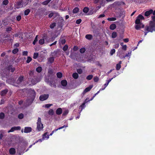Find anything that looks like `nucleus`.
Instances as JSON below:
<instances>
[{"label":"nucleus","instance_id":"69168bd1","mask_svg":"<svg viewBox=\"0 0 155 155\" xmlns=\"http://www.w3.org/2000/svg\"><path fill=\"white\" fill-rule=\"evenodd\" d=\"M16 18L17 21H20L21 19V16L20 15H18L17 16Z\"/></svg>","mask_w":155,"mask_h":155},{"label":"nucleus","instance_id":"774afa93","mask_svg":"<svg viewBox=\"0 0 155 155\" xmlns=\"http://www.w3.org/2000/svg\"><path fill=\"white\" fill-rule=\"evenodd\" d=\"M48 73L49 74H50V75H52L53 74V71L51 69L49 70L48 71Z\"/></svg>","mask_w":155,"mask_h":155},{"label":"nucleus","instance_id":"f704fd0d","mask_svg":"<svg viewBox=\"0 0 155 155\" xmlns=\"http://www.w3.org/2000/svg\"><path fill=\"white\" fill-rule=\"evenodd\" d=\"M108 84H109L106 81V83L104 84V87H103L104 86H103L102 87V88H101L100 89V90H104L105 89V88L107 86Z\"/></svg>","mask_w":155,"mask_h":155},{"label":"nucleus","instance_id":"f03ea898","mask_svg":"<svg viewBox=\"0 0 155 155\" xmlns=\"http://www.w3.org/2000/svg\"><path fill=\"white\" fill-rule=\"evenodd\" d=\"M144 31H148L150 32H153L155 31V22L151 21H150L149 25L146 26Z\"/></svg>","mask_w":155,"mask_h":155},{"label":"nucleus","instance_id":"bb28decb","mask_svg":"<svg viewBox=\"0 0 155 155\" xmlns=\"http://www.w3.org/2000/svg\"><path fill=\"white\" fill-rule=\"evenodd\" d=\"M36 70L38 73H40L42 71V68L41 67L38 66L36 68Z\"/></svg>","mask_w":155,"mask_h":155},{"label":"nucleus","instance_id":"6ab92c4d","mask_svg":"<svg viewBox=\"0 0 155 155\" xmlns=\"http://www.w3.org/2000/svg\"><path fill=\"white\" fill-rule=\"evenodd\" d=\"M32 97H30V98L26 100V103L28 104V105H31L34 101V100H32Z\"/></svg>","mask_w":155,"mask_h":155},{"label":"nucleus","instance_id":"72a5a7b5","mask_svg":"<svg viewBox=\"0 0 155 155\" xmlns=\"http://www.w3.org/2000/svg\"><path fill=\"white\" fill-rule=\"evenodd\" d=\"M44 43L45 39L44 38L40 39L39 41V43L41 45H43Z\"/></svg>","mask_w":155,"mask_h":155},{"label":"nucleus","instance_id":"c756f323","mask_svg":"<svg viewBox=\"0 0 155 155\" xmlns=\"http://www.w3.org/2000/svg\"><path fill=\"white\" fill-rule=\"evenodd\" d=\"M30 10L29 9H27L25 10L24 11V15H27L29 13Z\"/></svg>","mask_w":155,"mask_h":155},{"label":"nucleus","instance_id":"4d7b16f0","mask_svg":"<svg viewBox=\"0 0 155 155\" xmlns=\"http://www.w3.org/2000/svg\"><path fill=\"white\" fill-rule=\"evenodd\" d=\"M121 66L120 64H117L116 65V69L117 71L119 70Z\"/></svg>","mask_w":155,"mask_h":155},{"label":"nucleus","instance_id":"5701e85b","mask_svg":"<svg viewBox=\"0 0 155 155\" xmlns=\"http://www.w3.org/2000/svg\"><path fill=\"white\" fill-rule=\"evenodd\" d=\"M8 90L7 89H5L3 91H2L1 92V96L5 95L7 93Z\"/></svg>","mask_w":155,"mask_h":155},{"label":"nucleus","instance_id":"2eb2a0df","mask_svg":"<svg viewBox=\"0 0 155 155\" xmlns=\"http://www.w3.org/2000/svg\"><path fill=\"white\" fill-rule=\"evenodd\" d=\"M93 87V86L91 85L89 86L88 87L86 88L85 90H84V91L83 92V94H85L86 92L89 91H90V90L92 89Z\"/></svg>","mask_w":155,"mask_h":155},{"label":"nucleus","instance_id":"473e14b6","mask_svg":"<svg viewBox=\"0 0 155 155\" xmlns=\"http://www.w3.org/2000/svg\"><path fill=\"white\" fill-rule=\"evenodd\" d=\"M66 42L65 39H63L61 38L59 40V43H61L62 45L64 44Z\"/></svg>","mask_w":155,"mask_h":155},{"label":"nucleus","instance_id":"864d4df0","mask_svg":"<svg viewBox=\"0 0 155 155\" xmlns=\"http://www.w3.org/2000/svg\"><path fill=\"white\" fill-rule=\"evenodd\" d=\"M68 45H66L62 49L64 51H67L68 49Z\"/></svg>","mask_w":155,"mask_h":155},{"label":"nucleus","instance_id":"423d86ee","mask_svg":"<svg viewBox=\"0 0 155 155\" xmlns=\"http://www.w3.org/2000/svg\"><path fill=\"white\" fill-rule=\"evenodd\" d=\"M28 91L29 94L31 95L30 97H32V100H34L36 96V92L33 89L30 88L29 89Z\"/></svg>","mask_w":155,"mask_h":155},{"label":"nucleus","instance_id":"de8ad7c7","mask_svg":"<svg viewBox=\"0 0 155 155\" xmlns=\"http://www.w3.org/2000/svg\"><path fill=\"white\" fill-rule=\"evenodd\" d=\"M24 117V115L22 113L18 115V118L20 119H22Z\"/></svg>","mask_w":155,"mask_h":155},{"label":"nucleus","instance_id":"393cba45","mask_svg":"<svg viewBox=\"0 0 155 155\" xmlns=\"http://www.w3.org/2000/svg\"><path fill=\"white\" fill-rule=\"evenodd\" d=\"M47 132H46L43 135L42 137L43 139L45 140L46 138L48 139L49 138V136L48 135H47Z\"/></svg>","mask_w":155,"mask_h":155},{"label":"nucleus","instance_id":"338daca9","mask_svg":"<svg viewBox=\"0 0 155 155\" xmlns=\"http://www.w3.org/2000/svg\"><path fill=\"white\" fill-rule=\"evenodd\" d=\"M77 71L79 74H81L82 73V70L81 68L78 69Z\"/></svg>","mask_w":155,"mask_h":155},{"label":"nucleus","instance_id":"f3484780","mask_svg":"<svg viewBox=\"0 0 155 155\" xmlns=\"http://www.w3.org/2000/svg\"><path fill=\"white\" fill-rule=\"evenodd\" d=\"M153 12V10L152 9H150L148 11H146L145 12L144 15L145 16L147 17L152 14Z\"/></svg>","mask_w":155,"mask_h":155},{"label":"nucleus","instance_id":"6e6552de","mask_svg":"<svg viewBox=\"0 0 155 155\" xmlns=\"http://www.w3.org/2000/svg\"><path fill=\"white\" fill-rule=\"evenodd\" d=\"M5 70L8 71L9 72L13 73L15 70V68L13 67L12 65H9L6 67Z\"/></svg>","mask_w":155,"mask_h":155},{"label":"nucleus","instance_id":"a19ab883","mask_svg":"<svg viewBox=\"0 0 155 155\" xmlns=\"http://www.w3.org/2000/svg\"><path fill=\"white\" fill-rule=\"evenodd\" d=\"M57 76L58 78H60L62 77V74L60 72H58L57 73Z\"/></svg>","mask_w":155,"mask_h":155},{"label":"nucleus","instance_id":"b1692460","mask_svg":"<svg viewBox=\"0 0 155 155\" xmlns=\"http://www.w3.org/2000/svg\"><path fill=\"white\" fill-rule=\"evenodd\" d=\"M116 28V25L115 24H112L110 26V28L111 30H114Z\"/></svg>","mask_w":155,"mask_h":155},{"label":"nucleus","instance_id":"4be33fe9","mask_svg":"<svg viewBox=\"0 0 155 155\" xmlns=\"http://www.w3.org/2000/svg\"><path fill=\"white\" fill-rule=\"evenodd\" d=\"M54 61V58L52 57L49 58H48V62L51 64L53 63Z\"/></svg>","mask_w":155,"mask_h":155},{"label":"nucleus","instance_id":"c9c22d12","mask_svg":"<svg viewBox=\"0 0 155 155\" xmlns=\"http://www.w3.org/2000/svg\"><path fill=\"white\" fill-rule=\"evenodd\" d=\"M5 117V114L3 112L0 113V119H3Z\"/></svg>","mask_w":155,"mask_h":155},{"label":"nucleus","instance_id":"f257e3e1","mask_svg":"<svg viewBox=\"0 0 155 155\" xmlns=\"http://www.w3.org/2000/svg\"><path fill=\"white\" fill-rule=\"evenodd\" d=\"M144 19V17L140 14L137 17L135 21L136 25L135 26V28L136 30H139L144 27V25L142 24L141 21V20H143Z\"/></svg>","mask_w":155,"mask_h":155},{"label":"nucleus","instance_id":"052dcab7","mask_svg":"<svg viewBox=\"0 0 155 155\" xmlns=\"http://www.w3.org/2000/svg\"><path fill=\"white\" fill-rule=\"evenodd\" d=\"M131 51L130 52H128L127 53L126 55L123 57V58H125L126 57H128L130 56L131 54Z\"/></svg>","mask_w":155,"mask_h":155},{"label":"nucleus","instance_id":"7c9ffc66","mask_svg":"<svg viewBox=\"0 0 155 155\" xmlns=\"http://www.w3.org/2000/svg\"><path fill=\"white\" fill-rule=\"evenodd\" d=\"M72 76L75 79H77L78 77V74L77 73H74L73 74Z\"/></svg>","mask_w":155,"mask_h":155},{"label":"nucleus","instance_id":"4468645a","mask_svg":"<svg viewBox=\"0 0 155 155\" xmlns=\"http://www.w3.org/2000/svg\"><path fill=\"white\" fill-rule=\"evenodd\" d=\"M28 74L29 78H32L35 75L34 71L32 70H30L29 71Z\"/></svg>","mask_w":155,"mask_h":155},{"label":"nucleus","instance_id":"a878e982","mask_svg":"<svg viewBox=\"0 0 155 155\" xmlns=\"http://www.w3.org/2000/svg\"><path fill=\"white\" fill-rule=\"evenodd\" d=\"M85 38L89 40H91L93 38V36L91 35L87 34L86 35Z\"/></svg>","mask_w":155,"mask_h":155},{"label":"nucleus","instance_id":"4c0bfd02","mask_svg":"<svg viewBox=\"0 0 155 155\" xmlns=\"http://www.w3.org/2000/svg\"><path fill=\"white\" fill-rule=\"evenodd\" d=\"M18 51H19L18 49L17 48H16L12 50V52L13 54H16L17 53H18Z\"/></svg>","mask_w":155,"mask_h":155},{"label":"nucleus","instance_id":"412c9836","mask_svg":"<svg viewBox=\"0 0 155 155\" xmlns=\"http://www.w3.org/2000/svg\"><path fill=\"white\" fill-rule=\"evenodd\" d=\"M61 84L62 86L65 87L67 85L68 83L66 80H63L61 81Z\"/></svg>","mask_w":155,"mask_h":155},{"label":"nucleus","instance_id":"c03bdc74","mask_svg":"<svg viewBox=\"0 0 155 155\" xmlns=\"http://www.w3.org/2000/svg\"><path fill=\"white\" fill-rule=\"evenodd\" d=\"M56 26V23L55 22H54L51 24L50 26V27L51 29H53Z\"/></svg>","mask_w":155,"mask_h":155},{"label":"nucleus","instance_id":"5fc2aeb1","mask_svg":"<svg viewBox=\"0 0 155 155\" xmlns=\"http://www.w3.org/2000/svg\"><path fill=\"white\" fill-rule=\"evenodd\" d=\"M115 52V50L114 49H111L110 52V54L111 55H113Z\"/></svg>","mask_w":155,"mask_h":155},{"label":"nucleus","instance_id":"20e7f679","mask_svg":"<svg viewBox=\"0 0 155 155\" xmlns=\"http://www.w3.org/2000/svg\"><path fill=\"white\" fill-rule=\"evenodd\" d=\"M28 79L33 85L41 81L40 78L36 75L32 78H29Z\"/></svg>","mask_w":155,"mask_h":155},{"label":"nucleus","instance_id":"3c124183","mask_svg":"<svg viewBox=\"0 0 155 155\" xmlns=\"http://www.w3.org/2000/svg\"><path fill=\"white\" fill-rule=\"evenodd\" d=\"M86 51L85 49V48H82L80 49V52L81 53H84Z\"/></svg>","mask_w":155,"mask_h":155},{"label":"nucleus","instance_id":"bf43d9fd","mask_svg":"<svg viewBox=\"0 0 155 155\" xmlns=\"http://www.w3.org/2000/svg\"><path fill=\"white\" fill-rule=\"evenodd\" d=\"M99 80V78L98 77L96 76L94 78V81L95 82H97Z\"/></svg>","mask_w":155,"mask_h":155},{"label":"nucleus","instance_id":"dca6fc26","mask_svg":"<svg viewBox=\"0 0 155 155\" xmlns=\"http://www.w3.org/2000/svg\"><path fill=\"white\" fill-rule=\"evenodd\" d=\"M32 130V128L30 127H25L24 132L25 133H28Z\"/></svg>","mask_w":155,"mask_h":155},{"label":"nucleus","instance_id":"ddd939ff","mask_svg":"<svg viewBox=\"0 0 155 155\" xmlns=\"http://www.w3.org/2000/svg\"><path fill=\"white\" fill-rule=\"evenodd\" d=\"M88 101H87V99H86L84 101V102L79 107V109H81V111L83 108H84L85 107V104L87 102H88Z\"/></svg>","mask_w":155,"mask_h":155},{"label":"nucleus","instance_id":"c85d7f7f","mask_svg":"<svg viewBox=\"0 0 155 155\" xmlns=\"http://www.w3.org/2000/svg\"><path fill=\"white\" fill-rule=\"evenodd\" d=\"M48 114L50 115H53L54 114L53 110L52 109H50L48 111Z\"/></svg>","mask_w":155,"mask_h":155},{"label":"nucleus","instance_id":"7ed1b4c3","mask_svg":"<svg viewBox=\"0 0 155 155\" xmlns=\"http://www.w3.org/2000/svg\"><path fill=\"white\" fill-rule=\"evenodd\" d=\"M24 80V77L22 75H20L15 82V85L16 87L22 86H23V81Z\"/></svg>","mask_w":155,"mask_h":155},{"label":"nucleus","instance_id":"f8f14e48","mask_svg":"<svg viewBox=\"0 0 155 155\" xmlns=\"http://www.w3.org/2000/svg\"><path fill=\"white\" fill-rule=\"evenodd\" d=\"M68 127V125L67 124L66 125H64L63 126L60 127L57 129L54 130L53 131H52V132H51V133L50 134L48 135L49 136H51V135H52L54 133V132L58 130L63 129L64 127Z\"/></svg>","mask_w":155,"mask_h":155},{"label":"nucleus","instance_id":"aec40b11","mask_svg":"<svg viewBox=\"0 0 155 155\" xmlns=\"http://www.w3.org/2000/svg\"><path fill=\"white\" fill-rule=\"evenodd\" d=\"M62 109L61 108H58L57 109L56 113L57 115H60L62 114Z\"/></svg>","mask_w":155,"mask_h":155},{"label":"nucleus","instance_id":"1a4fd4ad","mask_svg":"<svg viewBox=\"0 0 155 155\" xmlns=\"http://www.w3.org/2000/svg\"><path fill=\"white\" fill-rule=\"evenodd\" d=\"M48 97V94H43L40 96L39 99L41 101H42L47 100Z\"/></svg>","mask_w":155,"mask_h":155},{"label":"nucleus","instance_id":"a211bd4d","mask_svg":"<svg viewBox=\"0 0 155 155\" xmlns=\"http://www.w3.org/2000/svg\"><path fill=\"white\" fill-rule=\"evenodd\" d=\"M9 153L10 154L13 155L15 153L16 150L14 148H11L9 149Z\"/></svg>","mask_w":155,"mask_h":155},{"label":"nucleus","instance_id":"0eeeda50","mask_svg":"<svg viewBox=\"0 0 155 155\" xmlns=\"http://www.w3.org/2000/svg\"><path fill=\"white\" fill-rule=\"evenodd\" d=\"M23 0L19 1L16 2V4L15 5L14 7L17 9H19L23 7Z\"/></svg>","mask_w":155,"mask_h":155},{"label":"nucleus","instance_id":"0e129e2a","mask_svg":"<svg viewBox=\"0 0 155 155\" xmlns=\"http://www.w3.org/2000/svg\"><path fill=\"white\" fill-rule=\"evenodd\" d=\"M44 38L45 40L46 41H47L48 42V41L50 39H49V37L47 36H44Z\"/></svg>","mask_w":155,"mask_h":155},{"label":"nucleus","instance_id":"603ef678","mask_svg":"<svg viewBox=\"0 0 155 155\" xmlns=\"http://www.w3.org/2000/svg\"><path fill=\"white\" fill-rule=\"evenodd\" d=\"M93 77V76L92 75H89L87 77L86 79L88 80H91L92 79Z\"/></svg>","mask_w":155,"mask_h":155},{"label":"nucleus","instance_id":"cd10ccee","mask_svg":"<svg viewBox=\"0 0 155 155\" xmlns=\"http://www.w3.org/2000/svg\"><path fill=\"white\" fill-rule=\"evenodd\" d=\"M51 0H45L42 3V4L44 5H47Z\"/></svg>","mask_w":155,"mask_h":155},{"label":"nucleus","instance_id":"2f4dec72","mask_svg":"<svg viewBox=\"0 0 155 155\" xmlns=\"http://www.w3.org/2000/svg\"><path fill=\"white\" fill-rule=\"evenodd\" d=\"M79 10V9L78 7H75V8L73 10V12L74 13H77Z\"/></svg>","mask_w":155,"mask_h":155},{"label":"nucleus","instance_id":"e2e57ef3","mask_svg":"<svg viewBox=\"0 0 155 155\" xmlns=\"http://www.w3.org/2000/svg\"><path fill=\"white\" fill-rule=\"evenodd\" d=\"M52 105V104H47L45 105V107L46 108H48Z\"/></svg>","mask_w":155,"mask_h":155},{"label":"nucleus","instance_id":"49530a36","mask_svg":"<svg viewBox=\"0 0 155 155\" xmlns=\"http://www.w3.org/2000/svg\"><path fill=\"white\" fill-rule=\"evenodd\" d=\"M68 113V110H65L63 112L62 115L63 116H66Z\"/></svg>","mask_w":155,"mask_h":155},{"label":"nucleus","instance_id":"6e6d98bb","mask_svg":"<svg viewBox=\"0 0 155 155\" xmlns=\"http://www.w3.org/2000/svg\"><path fill=\"white\" fill-rule=\"evenodd\" d=\"M58 51H54L52 53V54H53L52 55L58 56L56 55L58 54Z\"/></svg>","mask_w":155,"mask_h":155},{"label":"nucleus","instance_id":"13d9d810","mask_svg":"<svg viewBox=\"0 0 155 155\" xmlns=\"http://www.w3.org/2000/svg\"><path fill=\"white\" fill-rule=\"evenodd\" d=\"M22 54L23 56H27L28 54V52L27 51H24L22 52Z\"/></svg>","mask_w":155,"mask_h":155},{"label":"nucleus","instance_id":"a18cd8bd","mask_svg":"<svg viewBox=\"0 0 155 155\" xmlns=\"http://www.w3.org/2000/svg\"><path fill=\"white\" fill-rule=\"evenodd\" d=\"M38 56V53H35L33 55V58L34 59H36Z\"/></svg>","mask_w":155,"mask_h":155},{"label":"nucleus","instance_id":"680f3d73","mask_svg":"<svg viewBox=\"0 0 155 155\" xmlns=\"http://www.w3.org/2000/svg\"><path fill=\"white\" fill-rule=\"evenodd\" d=\"M82 20L81 19H79L76 20V23L77 24H79L81 22Z\"/></svg>","mask_w":155,"mask_h":155},{"label":"nucleus","instance_id":"8fccbe9b","mask_svg":"<svg viewBox=\"0 0 155 155\" xmlns=\"http://www.w3.org/2000/svg\"><path fill=\"white\" fill-rule=\"evenodd\" d=\"M8 0H4L2 2V3L3 5H8Z\"/></svg>","mask_w":155,"mask_h":155},{"label":"nucleus","instance_id":"79ce46f5","mask_svg":"<svg viewBox=\"0 0 155 155\" xmlns=\"http://www.w3.org/2000/svg\"><path fill=\"white\" fill-rule=\"evenodd\" d=\"M38 35H37L36 36V37L35 38V39L33 41V44L34 45H35L36 44V42H37L38 41Z\"/></svg>","mask_w":155,"mask_h":155},{"label":"nucleus","instance_id":"e433bc0d","mask_svg":"<svg viewBox=\"0 0 155 155\" xmlns=\"http://www.w3.org/2000/svg\"><path fill=\"white\" fill-rule=\"evenodd\" d=\"M112 37L113 38H115L117 36V34L116 32H113L112 34Z\"/></svg>","mask_w":155,"mask_h":155},{"label":"nucleus","instance_id":"9d476101","mask_svg":"<svg viewBox=\"0 0 155 155\" xmlns=\"http://www.w3.org/2000/svg\"><path fill=\"white\" fill-rule=\"evenodd\" d=\"M21 130V127L20 126L14 127H12L11 129L8 130V132L10 133L13 132L15 130Z\"/></svg>","mask_w":155,"mask_h":155},{"label":"nucleus","instance_id":"37998d69","mask_svg":"<svg viewBox=\"0 0 155 155\" xmlns=\"http://www.w3.org/2000/svg\"><path fill=\"white\" fill-rule=\"evenodd\" d=\"M32 58L29 56L27 57V60L26 61V62L27 63H28L30 62L32 60Z\"/></svg>","mask_w":155,"mask_h":155},{"label":"nucleus","instance_id":"58836bf2","mask_svg":"<svg viewBox=\"0 0 155 155\" xmlns=\"http://www.w3.org/2000/svg\"><path fill=\"white\" fill-rule=\"evenodd\" d=\"M89 8L87 7H84L83 9V12L85 13H87L89 11Z\"/></svg>","mask_w":155,"mask_h":155},{"label":"nucleus","instance_id":"09e8293b","mask_svg":"<svg viewBox=\"0 0 155 155\" xmlns=\"http://www.w3.org/2000/svg\"><path fill=\"white\" fill-rule=\"evenodd\" d=\"M116 20V18L114 17L108 18H107V20L109 21H114Z\"/></svg>","mask_w":155,"mask_h":155},{"label":"nucleus","instance_id":"ea45409f","mask_svg":"<svg viewBox=\"0 0 155 155\" xmlns=\"http://www.w3.org/2000/svg\"><path fill=\"white\" fill-rule=\"evenodd\" d=\"M12 30V29L11 27H8L6 28V31L8 32V33H9V31H11Z\"/></svg>","mask_w":155,"mask_h":155},{"label":"nucleus","instance_id":"39448f33","mask_svg":"<svg viewBox=\"0 0 155 155\" xmlns=\"http://www.w3.org/2000/svg\"><path fill=\"white\" fill-rule=\"evenodd\" d=\"M37 124V126L36 129L38 131H41L43 129L44 127L43 124L41 123V119L40 117H38Z\"/></svg>","mask_w":155,"mask_h":155},{"label":"nucleus","instance_id":"9b49d317","mask_svg":"<svg viewBox=\"0 0 155 155\" xmlns=\"http://www.w3.org/2000/svg\"><path fill=\"white\" fill-rule=\"evenodd\" d=\"M104 0H94V2L95 4L99 3V4L102 6L104 5Z\"/></svg>","mask_w":155,"mask_h":155}]
</instances>
